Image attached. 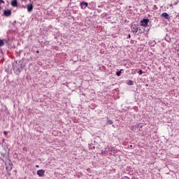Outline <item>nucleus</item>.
Masks as SVG:
<instances>
[{
    "instance_id": "obj_7",
    "label": "nucleus",
    "mask_w": 179,
    "mask_h": 179,
    "mask_svg": "<svg viewBox=\"0 0 179 179\" xmlns=\"http://www.w3.org/2000/svg\"><path fill=\"white\" fill-rule=\"evenodd\" d=\"M131 31L133 33H138V27L136 26L131 27Z\"/></svg>"
},
{
    "instance_id": "obj_6",
    "label": "nucleus",
    "mask_w": 179,
    "mask_h": 179,
    "mask_svg": "<svg viewBox=\"0 0 179 179\" xmlns=\"http://www.w3.org/2000/svg\"><path fill=\"white\" fill-rule=\"evenodd\" d=\"M27 8L28 12H31V10H33V5L29 4L28 6H27Z\"/></svg>"
},
{
    "instance_id": "obj_1",
    "label": "nucleus",
    "mask_w": 179,
    "mask_h": 179,
    "mask_svg": "<svg viewBox=\"0 0 179 179\" xmlns=\"http://www.w3.org/2000/svg\"><path fill=\"white\" fill-rule=\"evenodd\" d=\"M149 23V20L148 19H143L141 21V26H143V27H148V24Z\"/></svg>"
},
{
    "instance_id": "obj_12",
    "label": "nucleus",
    "mask_w": 179,
    "mask_h": 179,
    "mask_svg": "<svg viewBox=\"0 0 179 179\" xmlns=\"http://www.w3.org/2000/svg\"><path fill=\"white\" fill-rule=\"evenodd\" d=\"M3 45V41L0 40V47H2Z\"/></svg>"
},
{
    "instance_id": "obj_8",
    "label": "nucleus",
    "mask_w": 179,
    "mask_h": 179,
    "mask_svg": "<svg viewBox=\"0 0 179 179\" xmlns=\"http://www.w3.org/2000/svg\"><path fill=\"white\" fill-rule=\"evenodd\" d=\"M10 13H12L10 10H4L5 16H10Z\"/></svg>"
},
{
    "instance_id": "obj_2",
    "label": "nucleus",
    "mask_w": 179,
    "mask_h": 179,
    "mask_svg": "<svg viewBox=\"0 0 179 179\" xmlns=\"http://www.w3.org/2000/svg\"><path fill=\"white\" fill-rule=\"evenodd\" d=\"M161 16L162 17H164V19H166V20H169L170 19V15L167 13H163Z\"/></svg>"
},
{
    "instance_id": "obj_15",
    "label": "nucleus",
    "mask_w": 179,
    "mask_h": 179,
    "mask_svg": "<svg viewBox=\"0 0 179 179\" xmlns=\"http://www.w3.org/2000/svg\"><path fill=\"white\" fill-rule=\"evenodd\" d=\"M90 149H94V146H92L91 145H90Z\"/></svg>"
},
{
    "instance_id": "obj_14",
    "label": "nucleus",
    "mask_w": 179,
    "mask_h": 179,
    "mask_svg": "<svg viewBox=\"0 0 179 179\" xmlns=\"http://www.w3.org/2000/svg\"><path fill=\"white\" fill-rule=\"evenodd\" d=\"M138 73H139V75H142V73H143V71L142 70H140V71H138Z\"/></svg>"
},
{
    "instance_id": "obj_3",
    "label": "nucleus",
    "mask_w": 179,
    "mask_h": 179,
    "mask_svg": "<svg viewBox=\"0 0 179 179\" xmlns=\"http://www.w3.org/2000/svg\"><path fill=\"white\" fill-rule=\"evenodd\" d=\"M44 173H45L44 170H38L37 171V174L38 176H39V177H43V176H44Z\"/></svg>"
},
{
    "instance_id": "obj_19",
    "label": "nucleus",
    "mask_w": 179,
    "mask_h": 179,
    "mask_svg": "<svg viewBox=\"0 0 179 179\" xmlns=\"http://www.w3.org/2000/svg\"><path fill=\"white\" fill-rule=\"evenodd\" d=\"M21 1H26V0H21Z\"/></svg>"
},
{
    "instance_id": "obj_5",
    "label": "nucleus",
    "mask_w": 179,
    "mask_h": 179,
    "mask_svg": "<svg viewBox=\"0 0 179 179\" xmlns=\"http://www.w3.org/2000/svg\"><path fill=\"white\" fill-rule=\"evenodd\" d=\"M11 6H13L14 8L17 6V1L16 0L11 1Z\"/></svg>"
},
{
    "instance_id": "obj_9",
    "label": "nucleus",
    "mask_w": 179,
    "mask_h": 179,
    "mask_svg": "<svg viewBox=\"0 0 179 179\" xmlns=\"http://www.w3.org/2000/svg\"><path fill=\"white\" fill-rule=\"evenodd\" d=\"M113 149H114L113 147H108V148L105 149L106 153H108V150L113 151Z\"/></svg>"
},
{
    "instance_id": "obj_10",
    "label": "nucleus",
    "mask_w": 179,
    "mask_h": 179,
    "mask_svg": "<svg viewBox=\"0 0 179 179\" xmlns=\"http://www.w3.org/2000/svg\"><path fill=\"white\" fill-rule=\"evenodd\" d=\"M122 71H124V69H120V71H117L116 73L117 76H121V73H122Z\"/></svg>"
},
{
    "instance_id": "obj_18",
    "label": "nucleus",
    "mask_w": 179,
    "mask_h": 179,
    "mask_svg": "<svg viewBox=\"0 0 179 179\" xmlns=\"http://www.w3.org/2000/svg\"><path fill=\"white\" fill-rule=\"evenodd\" d=\"M129 37H131V35H129Z\"/></svg>"
},
{
    "instance_id": "obj_16",
    "label": "nucleus",
    "mask_w": 179,
    "mask_h": 179,
    "mask_svg": "<svg viewBox=\"0 0 179 179\" xmlns=\"http://www.w3.org/2000/svg\"><path fill=\"white\" fill-rule=\"evenodd\" d=\"M3 134H4V135L6 136V135H8V132H6V131H3Z\"/></svg>"
},
{
    "instance_id": "obj_17",
    "label": "nucleus",
    "mask_w": 179,
    "mask_h": 179,
    "mask_svg": "<svg viewBox=\"0 0 179 179\" xmlns=\"http://www.w3.org/2000/svg\"><path fill=\"white\" fill-rule=\"evenodd\" d=\"M1 3H4V2H3V0H0V5H1Z\"/></svg>"
},
{
    "instance_id": "obj_13",
    "label": "nucleus",
    "mask_w": 179,
    "mask_h": 179,
    "mask_svg": "<svg viewBox=\"0 0 179 179\" xmlns=\"http://www.w3.org/2000/svg\"><path fill=\"white\" fill-rule=\"evenodd\" d=\"M108 124H109V125H111L113 124V121L111 120L108 121Z\"/></svg>"
},
{
    "instance_id": "obj_4",
    "label": "nucleus",
    "mask_w": 179,
    "mask_h": 179,
    "mask_svg": "<svg viewBox=\"0 0 179 179\" xmlns=\"http://www.w3.org/2000/svg\"><path fill=\"white\" fill-rule=\"evenodd\" d=\"M80 6H81L82 9H86V8H87V3L82 2L80 3Z\"/></svg>"
},
{
    "instance_id": "obj_11",
    "label": "nucleus",
    "mask_w": 179,
    "mask_h": 179,
    "mask_svg": "<svg viewBox=\"0 0 179 179\" xmlns=\"http://www.w3.org/2000/svg\"><path fill=\"white\" fill-rule=\"evenodd\" d=\"M127 85H129V86H132V85H134V81L132 80H129L127 83Z\"/></svg>"
}]
</instances>
